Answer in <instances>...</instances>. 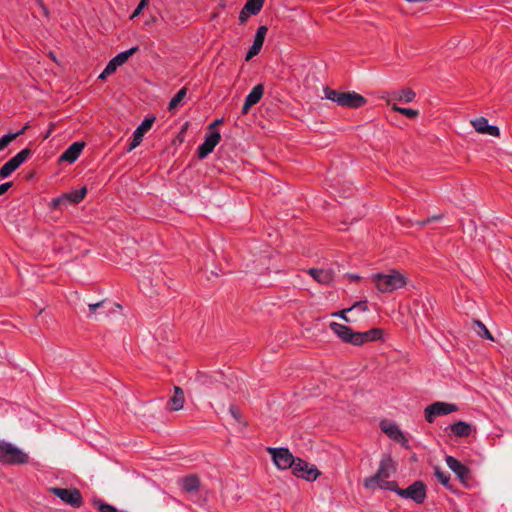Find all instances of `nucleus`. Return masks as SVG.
<instances>
[{
  "mask_svg": "<svg viewBox=\"0 0 512 512\" xmlns=\"http://www.w3.org/2000/svg\"><path fill=\"white\" fill-rule=\"evenodd\" d=\"M109 75H111V74H110V73H107V72H106V69L104 68V70L102 71V73L99 75V77H98V78H99L100 80H104V79H106V77H107V76H109Z\"/></svg>",
  "mask_w": 512,
  "mask_h": 512,
  "instance_id": "a18cd8bd",
  "label": "nucleus"
},
{
  "mask_svg": "<svg viewBox=\"0 0 512 512\" xmlns=\"http://www.w3.org/2000/svg\"><path fill=\"white\" fill-rule=\"evenodd\" d=\"M450 430L457 437H465L470 435L471 426L464 421H458L450 425Z\"/></svg>",
  "mask_w": 512,
  "mask_h": 512,
  "instance_id": "393cba45",
  "label": "nucleus"
},
{
  "mask_svg": "<svg viewBox=\"0 0 512 512\" xmlns=\"http://www.w3.org/2000/svg\"><path fill=\"white\" fill-rule=\"evenodd\" d=\"M61 206H66L65 204V201H64V198L62 195H60L59 197L57 198H54L52 201H51V205L50 207L52 209H58L60 208Z\"/></svg>",
  "mask_w": 512,
  "mask_h": 512,
  "instance_id": "4c0bfd02",
  "label": "nucleus"
},
{
  "mask_svg": "<svg viewBox=\"0 0 512 512\" xmlns=\"http://www.w3.org/2000/svg\"><path fill=\"white\" fill-rule=\"evenodd\" d=\"M12 187V182H5L0 184V196L6 193Z\"/></svg>",
  "mask_w": 512,
  "mask_h": 512,
  "instance_id": "79ce46f5",
  "label": "nucleus"
},
{
  "mask_svg": "<svg viewBox=\"0 0 512 512\" xmlns=\"http://www.w3.org/2000/svg\"><path fill=\"white\" fill-rule=\"evenodd\" d=\"M434 475L437 480L446 488H450V475L443 471L439 466L434 467Z\"/></svg>",
  "mask_w": 512,
  "mask_h": 512,
  "instance_id": "c756f323",
  "label": "nucleus"
},
{
  "mask_svg": "<svg viewBox=\"0 0 512 512\" xmlns=\"http://www.w3.org/2000/svg\"><path fill=\"white\" fill-rule=\"evenodd\" d=\"M350 311L357 310L358 312H366L368 311L367 301H359L356 302L353 306L349 308Z\"/></svg>",
  "mask_w": 512,
  "mask_h": 512,
  "instance_id": "c9c22d12",
  "label": "nucleus"
},
{
  "mask_svg": "<svg viewBox=\"0 0 512 512\" xmlns=\"http://www.w3.org/2000/svg\"><path fill=\"white\" fill-rule=\"evenodd\" d=\"M186 94H187L186 88L180 89L170 100L168 109L170 111H172V110H175L177 107H179L183 103V101L186 97Z\"/></svg>",
  "mask_w": 512,
  "mask_h": 512,
  "instance_id": "bb28decb",
  "label": "nucleus"
},
{
  "mask_svg": "<svg viewBox=\"0 0 512 512\" xmlns=\"http://www.w3.org/2000/svg\"><path fill=\"white\" fill-rule=\"evenodd\" d=\"M308 273L320 284H329L333 280V273L328 269L311 268Z\"/></svg>",
  "mask_w": 512,
  "mask_h": 512,
  "instance_id": "5701e85b",
  "label": "nucleus"
},
{
  "mask_svg": "<svg viewBox=\"0 0 512 512\" xmlns=\"http://www.w3.org/2000/svg\"><path fill=\"white\" fill-rule=\"evenodd\" d=\"M351 278L358 280L360 277L357 275H351Z\"/></svg>",
  "mask_w": 512,
  "mask_h": 512,
  "instance_id": "09e8293b",
  "label": "nucleus"
},
{
  "mask_svg": "<svg viewBox=\"0 0 512 512\" xmlns=\"http://www.w3.org/2000/svg\"><path fill=\"white\" fill-rule=\"evenodd\" d=\"M185 402L184 392L180 387H174V394L168 401V409L171 411H179L183 408Z\"/></svg>",
  "mask_w": 512,
  "mask_h": 512,
  "instance_id": "4be33fe9",
  "label": "nucleus"
},
{
  "mask_svg": "<svg viewBox=\"0 0 512 512\" xmlns=\"http://www.w3.org/2000/svg\"><path fill=\"white\" fill-rule=\"evenodd\" d=\"M393 110L406 116L407 118L414 119L418 117L419 111L412 108H403L399 106H393Z\"/></svg>",
  "mask_w": 512,
  "mask_h": 512,
  "instance_id": "72a5a7b5",
  "label": "nucleus"
},
{
  "mask_svg": "<svg viewBox=\"0 0 512 512\" xmlns=\"http://www.w3.org/2000/svg\"><path fill=\"white\" fill-rule=\"evenodd\" d=\"M154 120H155L154 117L146 118L135 129V131L133 132V139L129 145V149H128L129 151L135 149L142 142L145 132L151 128Z\"/></svg>",
  "mask_w": 512,
  "mask_h": 512,
  "instance_id": "f3484780",
  "label": "nucleus"
},
{
  "mask_svg": "<svg viewBox=\"0 0 512 512\" xmlns=\"http://www.w3.org/2000/svg\"><path fill=\"white\" fill-rule=\"evenodd\" d=\"M109 62H111L116 68H118L119 66H121V64L119 62H117V60L115 59V57H113Z\"/></svg>",
  "mask_w": 512,
  "mask_h": 512,
  "instance_id": "de8ad7c7",
  "label": "nucleus"
},
{
  "mask_svg": "<svg viewBox=\"0 0 512 512\" xmlns=\"http://www.w3.org/2000/svg\"><path fill=\"white\" fill-rule=\"evenodd\" d=\"M291 469L295 476L303 478L307 481H314L319 475V472L314 465H310L308 462L300 458L294 459V463L291 466Z\"/></svg>",
  "mask_w": 512,
  "mask_h": 512,
  "instance_id": "1a4fd4ad",
  "label": "nucleus"
},
{
  "mask_svg": "<svg viewBox=\"0 0 512 512\" xmlns=\"http://www.w3.org/2000/svg\"><path fill=\"white\" fill-rule=\"evenodd\" d=\"M430 221V219H427L426 221L424 222H421L422 225H425L426 223H428Z\"/></svg>",
  "mask_w": 512,
  "mask_h": 512,
  "instance_id": "8fccbe9b",
  "label": "nucleus"
},
{
  "mask_svg": "<svg viewBox=\"0 0 512 512\" xmlns=\"http://www.w3.org/2000/svg\"><path fill=\"white\" fill-rule=\"evenodd\" d=\"M220 140L221 135L217 131H211L206 134L204 142L198 147V157L200 159H205L214 150Z\"/></svg>",
  "mask_w": 512,
  "mask_h": 512,
  "instance_id": "f8f14e48",
  "label": "nucleus"
},
{
  "mask_svg": "<svg viewBox=\"0 0 512 512\" xmlns=\"http://www.w3.org/2000/svg\"><path fill=\"white\" fill-rule=\"evenodd\" d=\"M416 98V93L410 89L405 88L398 91H393L387 95V103L389 105L398 106V103H410Z\"/></svg>",
  "mask_w": 512,
  "mask_h": 512,
  "instance_id": "ddd939ff",
  "label": "nucleus"
},
{
  "mask_svg": "<svg viewBox=\"0 0 512 512\" xmlns=\"http://www.w3.org/2000/svg\"><path fill=\"white\" fill-rule=\"evenodd\" d=\"M263 4L264 0H247L244 10L249 11L252 15H256L261 11Z\"/></svg>",
  "mask_w": 512,
  "mask_h": 512,
  "instance_id": "cd10ccee",
  "label": "nucleus"
},
{
  "mask_svg": "<svg viewBox=\"0 0 512 512\" xmlns=\"http://www.w3.org/2000/svg\"><path fill=\"white\" fill-rule=\"evenodd\" d=\"M93 504L100 512H118L115 506L108 504L101 499L93 500Z\"/></svg>",
  "mask_w": 512,
  "mask_h": 512,
  "instance_id": "2f4dec72",
  "label": "nucleus"
},
{
  "mask_svg": "<svg viewBox=\"0 0 512 512\" xmlns=\"http://www.w3.org/2000/svg\"><path fill=\"white\" fill-rule=\"evenodd\" d=\"M268 452L270 453L274 464L282 470L291 468L294 463L295 457L289 451L288 448L277 447V448H268Z\"/></svg>",
  "mask_w": 512,
  "mask_h": 512,
  "instance_id": "9d476101",
  "label": "nucleus"
},
{
  "mask_svg": "<svg viewBox=\"0 0 512 512\" xmlns=\"http://www.w3.org/2000/svg\"><path fill=\"white\" fill-rule=\"evenodd\" d=\"M31 150L29 148H24L19 151L15 156L9 159L1 168H0V177L5 179L8 178L14 171H16L30 156Z\"/></svg>",
  "mask_w": 512,
  "mask_h": 512,
  "instance_id": "6e6552de",
  "label": "nucleus"
},
{
  "mask_svg": "<svg viewBox=\"0 0 512 512\" xmlns=\"http://www.w3.org/2000/svg\"><path fill=\"white\" fill-rule=\"evenodd\" d=\"M324 97L327 100L335 102L337 105L346 108H359L366 103V99L354 92H340L329 87L323 89Z\"/></svg>",
  "mask_w": 512,
  "mask_h": 512,
  "instance_id": "7ed1b4c3",
  "label": "nucleus"
},
{
  "mask_svg": "<svg viewBox=\"0 0 512 512\" xmlns=\"http://www.w3.org/2000/svg\"><path fill=\"white\" fill-rule=\"evenodd\" d=\"M474 325L477 327L475 330L477 335L483 339H487L490 341H494V337L490 333V331L487 329V327L479 320L473 321Z\"/></svg>",
  "mask_w": 512,
  "mask_h": 512,
  "instance_id": "c85d7f7f",
  "label": "nucleus"
},
{
  "mask_svg": "<svg viewBox=\"0 0 512 512\" xmlns=\"http://www.w3.org/2000/svg\"><path fill=\"white\" fill-rule=\"evenodd\" d=\"M263 93L264 87L262 84H257L254 86L245 98L242 113L246 114L253 105L257 104L261 100Z\"/></svg>",
  "mask_w": 512,
  "mask_h": 512,
  "instance_id": "6ab92c4d",
  "label": "nucleus"
},
{
  "mask_svg": "<svg viewBox=\"0 0 512 512\" xmlns=\"http://www.w3.org/2000/svg\"><path fill=\"white\" fill-rule=\"evenodd\" d=\"M87 194V188L85 186L81 187L80 189H75L70 192L62 194L65 204L71 205V204H78L81 202L85 195Z\"/></svg>",
  "mask_w": 512,
  "mask_h": 512,
  "instance_id": "b1692460",
  "label": "nucleus"
},
{
  "mask_svg": "<svg viewBox=\"0 0 512 512\" xmlns=\"http://www.w3.org/2000/svg\"><path fill=\"white\" fill-rule=\"evenodd\" d=\"M395 471L396 463L392 459L391 455H383L376 474L364 480V487L366 489H374L375 487H379L381 489V483L383 481H388L387 479L390 478Z\"/></svg>",
  "mask_w": 512,
  "mask_h": 512,
  "instance_id": "20e7f679",
  "label": "nucleus"
},
{
  "mask_svg": "<svg viewBox=\"0 0 512 512\" xmlns=\"http://www.w3.org/2000/svg\"><path fill=\"white\" fill-rule=\"evenodd\" d=\"M380 427L389 438L408 448V440L396 423L384 420L381 422Z\"/></svg>",
  "mask_w": 512,
  "mask_h": 512,
  "instance_id": "9b49d317",
  "label": "nucleus"
},
{
  "mask_svg": "<svg viewBox=\"0 0 512 512\" xmlns=\"http://www.w3.org/2000/svg\"><path fill=\"white\" fill-rule=\"evenodd\" d=\"M445 462L449 469L455 473V475L462 483H466L468 481L470 470L467 466H465L455 457L450 455H447L445 457Z\"/></svg>",
  "mask_w": 512,
  "mask_h": 512,
  "instance_id": "4468645a",
  "label": "nucleus"
},
{
  "mask_svg": "<svg viewBox=\"0 0 512 512\" xmlns=\"http://www.w3.org/2000/svg\"><path fill=\"white\" fill-rule=\"evenodd\" d=\"M350 312L349 308L348 309H344V310H341V311H338L336 313L333 314V316H336V317H340L341 319H343L344 321L346 322H349V318L346 316V314Z\"/></svg>",
  "mask_w": 512,
  "mask_h": 512,
  "instance_id": "58836bf2",
  "label": "nucleus"
},
{
  "mask_svg": "<svg viewBox=\"0 0 512 512\" xmlns=\"http://www.w3.org/2000/svg\"><path fill=\"white\" fill-rule=\"evenodd\" d=\"M381 489L395 492L403 499H410L416 504L424 503L427 497L426 485L422 481H415L407 488H399L396 481H383Z\"/></svg>",
  "mask_w": 512,
  "mask_h": 512,
  "instance_id": "f257e3e1",
  "label": "nucleus"
},
{
  "mask_svg": "<svg viewBox=\"0 0 512 512\" xmlns=\"http://www.w3.org/2000/svg\"><path fill=\"white\" fill-rule=\"evenodd\" d=\"M28 127H29V126H28V124H26V125H25L22 129H20L19 131L15 132V133H7V135H15V139H16L18 136L22 135V134L25 132V130H26V129H28Z\"/></svg>",
  "mask_w": 512,
  "mask_h": 512,
  "instance_id": "37998d69",
  "label": "nucleus"
},
{
  "mask_svg": "<svg viewBox=\"0 0 512 512\" xmlns=\"http://www.w3.org/2000/svg\"><path fill=\"white\" fill-rule=\"evenodd\" d=\"M0 462L7 465L25 464L28 455L12 443L0 440Z\"/></svg>",
  "mask_w": 512,
  "mask_h": 512,
  "instance_id": "39448f33",
  "label": "nucleus"
},
{
  "mask_svg": "<svg viewBox=\"0 0 512 512\" xmlns=\"http://www.w3.org/2000/svg\"><path fill=\"white\" fill-rule=\"evenodd\" d=\"M371 280L381 293H392L407 283L406 277L397 270H391L389 273H375L371 275Z\"/></svg>",
  "mask_w": 512,
  "mask_h": 512,
  "instance_id": "f03ea898",
  "label": "nucleus"
},
{
  "mask_svg": "<svg viewBox=\"0 0 512 512\" xmlns=\"http://www.w3.org/2000/svg\"><path fill=\"white\" fill-rule=\"evenodd\" d=\"M148 3H149V0H140L138 6L136 7V9L134 10V12L131 15V19L139 16L140 13L142 12V10L148 5Z\"/></svg>",
  "mask_w": 512,
  "mask_h": 512,
  "instance_id": "e433bc0d",
  "label": "nucleus"
},
{
  "mask_svg": "<svg viewBox=\"0 0 512 512\" xmlns=\"http://www.w3.org/2000/svg\"><path fill=\"white\" fill-rule=\"evenodd\" d=\"M199 484V479L195 475L186 476L181 480V487L189 493L197 491Z\"/></svg>",
  "mask_w": 512,
  "mask_h": 512,
  "instance_id": "a878e982",
  "label": "nucleus"
},
{
  "mask_svg": "<svg viewBox=\"0 0 512 512\" xmlns=\"http://www.w3.org/2000/svg\"><path fill=\"white\" fill-rule=\"evenodd\" d=\"M471 123L479 133L488 134L490 136L500 135V129L495 125L488 124V120L484 117L476 118Z\"/></svg>",
  "mask_w": 512,
  "mask_h": 512,
  "instance_id": "aec40b11",
  "label": "nucleus"
},
{
  "mask_svg": "<svg viewBox=\"0 0 512 512\" xmlns=\"http://www.w3.org/2000/svg\"><path fill=\"white\" fill-rule=\"evenodd\" d=\"M137 50H138V46H134L128 50L118 53L114 57L117 60V62H119L121 65H123L129 59V57L132 56Z\"/></svg>",
  "mask_w": 512,
  "mask_h": 512,
  "instance_id": "473e14b6",
  "label": "nucleus"
},
{
  "mask_svg": "<svg viewBox=\"0 0 512 512\" xmlns=\"http://www.w3.org/2000/svg\"><path fill=\"white\" fill-rule=\"evenodd\" d=\"M85 144L84 142L72 143L60 156V161L67 162L69 164L74 163L80 156Z\"/></svg>",
  "mask_w": 512,
  "mask_h": 512,
  "instance_id": "a211bd4d",
  "label": "nucleus"
},
{
  "mask_svg": "<svg viewBox=\"0 0 512 512\" xmlns=\"http://www.w3.org/2000/svg\"><path fill=\"white\" fill-rule=\"evenodd\" d=\"M457 409L455 404L437 401L425 408V419L428 423H433L437 417L451 414Z\"/></svg>",
  "mask_w": 512,
  "mask_h": 512,
  "instance_id": "423d86ee",
  "label": "nucleus"
},
{
  "mask_svg": "<svg viewBox=\"0 0 512 512\" xmlns=\"http://www.w3.org/2000/svg\"><path fill=\"white\" fill-rule=\"evenodd\" d=\"M382 337V330L379 328H372L365 332H357L356 341L357 346H360L366 342L376 341Z\"/></svg>",
  "mask_w": 512,
  "mask_h": 512,
  "instance_id": "412c9836",
  "label": "nucleus"
},
{
  "mask_svg": "<svg viewBox=\"0 0 512 512\" xmlns=\"http://www.w3.org/2000/svg\"><path fill=\"white\" fill-rule=\"evenodd\" d=\"M15 139V135H3L0 138V151L5 149L13 140Z\"/></svg>",
  "mask_w": 512,
  "mask_h": 512,
  "instance_id": "f704fd0d",
  "label": "nucleus"
},
{
  "mask_svg": "<svg viewBox=\"0 0 512 512\" xmlns=\"http://www.w3.org/2000/svg\"><path fill=\"white\" fill-rule=\"evenodd\" d=\"M330 329L344 342L351 343L357 346L356 336L357 332H354L350 327L332 322L330 323Z\"/></svg>",
  "mask_w": 512,
  "mask_h": 512,
  "instance_id": "2eb2a0df",
  "label": "nucleus"
},
{
  "mask_svg": "<svg viewBox=\"0 0 512 512\" xmlns=\"http://www.w3.org/2000/svg\"><path fill=\"white\" fill-rule=\"evenodd\" d=\"M229 412L235 420L238 421L240 419V412L236 406L231 405L229 407Z\"/></svg>",
  "mask_w": 512,
  "mask_h": 512,
  "instance_id": "ea45409f",
  "label": "nucleus"
},
{
  "mask_svg": "<svg viewBox=\"0 0 512 512\" xmlns=\"http://www.w3.org/2000/svg\"><path fill=\"white\" fill-rule=\"evenodd\" d=\"M49 490L52 494L61 499L62 502H64L67 505H70L71 507L78 508L82 505L81 493L76 488L66 489L52 487Z\"/></svg>",
  "mask_w": 512,
  "mask_h": 512,
  "instance_id": "0eeeda50",
  "label": "nucleus"
},
{
  "mask_svg": "<svg viewBox=\"0 0 512 512\" xmlns=\"http://www.w3.org/2000/svg\"><path fill=\"white\" fill-rule=\"evenodd\" d=\"M250 12L249 11H246L244 10V7L241 9L240 13H239V21L240 23H244L246 22V20L248 19V17L250 16Z\"/></svg>",
  "mask_w": 512,
  "mask_h": 512,
  "instance_id": "a19ab883",
  "label": "nucleus"
},
{
  "mask_svg": "<svg viewBox=\"0 0 512 512\" xmlns=\"http://www.w3.org/2000/svg\"><path fill=\"white\" fill-rule=\"evenodd\" d=\"M108 305H111L110 302H107V301H100V302H97V303H93V304H89L88 305V308H89V315L88 316H92L93 314L96 313V311L98 309H100V314H105L107 315V306Z\"/></svg>",
  "mask_w": 512,
  "mask_h": 512,
  "instance_id": "7c9ffc66",
  "label": "nucleus"
},
{
  "mask_svg": "<svg viewBox=\"0 0 512 512\" xmlns=\"http://www.w3.org/2000/svg\"><path fill=\"white\" fill-rule=\"evenodd\" d=\"M267 30L268 29L266 26H260L257 29L256 34L254 36L253 44L247 51V54L245 57L246 61H249L250 59H252L254 56H256L260 52V50L263 46L264 40H265V36L267 34Z\"/></svg>",
  "mask_w": 512,
  "mask_h": 512,
  "instance_id": "dca6fc26",
  "label": "nucleus"
},
{
  "mask_svg": "<svg viewBox=\"0 0 512 512\" xmlns=\"http://www.w3.org/2000/svg\"><path fill=\"white\" fill-rule=\"evenodd\" d=\"M221 119H216L213 123L210 124L209 128L212 129L215 126H217L219 123H221Z\"/></svg>",
  "mask_w": 512,
  "mask_h": 512,
  "instance_id": "49530a36",
  "label": "nucleus"
},
{
  "mask_svg": "<svg viewBox=\"0 0 512 512\" xmlns=\"http://www.w3.org/2000/svg\"><path fill=\"white\" fill-rule=\"evenodd\" d=\"M105 69H106L107 73L112 74V73H114L116 71L117 68L111 62H108V64L106 65Z\"/></svg>",
  "mask_w": 512,
  "mask_h": 512,
  "instance_id": "c03bdc74",
  "label": "nucleus"
}]
</instances>
